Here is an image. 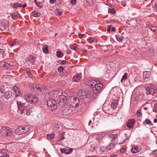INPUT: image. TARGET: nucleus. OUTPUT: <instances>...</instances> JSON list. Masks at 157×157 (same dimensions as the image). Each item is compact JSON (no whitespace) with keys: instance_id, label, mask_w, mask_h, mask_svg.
Returning <instances> with one entry per match:
<instances>
[{"instance_id":"nucleus-1","label":"nucleus","mask_w":157,"mask_h":157,"mask_svg":"<svg viewBox=\"0 0 157 157\" xmlns=\"http://www.w3.org/2000/svg\"><path fill=\"white\" fill-rule=\"evenodd\" d=\"M19 108L21 110V114L26 112V113L27 115L30 114L31 112H32V106L29 105L28 102L23 103L21 102H18Z\"/></svg>"},{"instance_id":"nucleus-2","label":"nucleus","mask_w":157,"mask_h":157,"mask_svg":"<svg viewBox=\"0 0 157 157\" xmlns=\"http://www.w3.org/2000/svg\"><path fill=\"white\" fill-rule=\"evenodd\" d=\"M89 85L92 89L93 92L94 94L99 93L102 90L103 87V85L101 83H97L94 80H91L90 81Z\"/></svg>"},{"instance_id":"nucleus-3","label":"nucleus","mask_w":157,"mask_h":157,"mask_svg":"<svg viewBox=\"0 0 157 157\" xmlns=\"http://www.w3.org/2000/svg\"><path fill=\"white\" fill-rule=\"evenodd\" d=\"M79 103V99L76 97L74 98L73 99L68 100V105L70 108H77L78 106Z\"/></svg>"},{"instance_id":"nucleus-4","label":"nucleus","mask_w":157,"mask_h":157,"mask_svg":"<svg viewBox=\"0 0 157 157\" xmlns=\"http://www.w3.org/2000/svg\"><path fill=\"white\" fill-rule=\"evenodd\" d=\"M10 26L8 20L3 19L0 20V29L2 31L8 30Z\"/></svg>"},{"instance_id":"nucleus-5","label":"nucleus","mask_w":157,"mask_h":157,"mask_svg":"<svg viewBox=\"0 0 157 157\" xmlns=\"http://www.w3.org/2000/svg\"><path fill=\"white\" fill-rule=\"evenodd\" d=\"M48 106L49 109L52 111H53L57 107L56 102V100L53 99H50L47 102Z\"/></svg>"},{"instance_id":"nucleus-6","label":"nucleus","mask_w":157,"mask_h":157,"mask_svg":"<svg viewBox=\"0 0 157 157\" xmlns=\"http://www.w3.org/2000/svg\"><path fill=\"white\" fill-rule=\"evenodd\" d=\"M0 133L2 137L9 136L11 135V130L8 127H2L0 130Z\"/></svg>"},{"instance_id":"nucleus-7","label":"nucleus","mask_w":157,"mask_h":157,"mask_svg":"<svg viewBox=\"0 0 157 157\" xmlns=\"http://www.w3.org/2000/svg\"><path fill=\"white\" fill-rule=\"evenodd\" d=\"M28 102L30 103H36L38 100L37 98L33 94H28L26 97Z\"/></svg>"},{"instance_id":"nucleus-8","label":"nucleus","mask_w":157,"mask_h":157,"mask_svg":"<svg viewBox=\"0 0 157 157\" xmlns=\"http://www.w3.org/2000/svg\"><path fill=\"white\" fill-rule=\"evenodd\" d=\"M18 102H21L20 101H17V105H15L13 104L12 103L10 105V111L11 113L16 112V111H19L21 112V110L19 108Z\"/></svg>"},{"instance_id":"nucleus-9","label":"nucleus","mask_w":157,"mask_h":157,"mask_svg":"<svg viewBox=\"0 0 157 157\" xmlns=\"http://www.w3.org/2000/svg\"><path fill=\"white\" fill-rule=\"evenodd\" d=\"M13 63L10 61H7L4 63L3 64V67H6L8 69H10L13 68Z\"/></svg>"},{"instance_id":"nucleus-10","label":"nucleus","mask_w":157,"mask_h":157,"mask_svg":"<svg viewBox=\"0 0 157 157\" xmlns=\"http://www.w3.org/2000/svg\"><path fill=\"white\" fill-rule=\"evenodd\" d=\"M146 93L147 95L153 94L155 92V91L152 87L151 86H146Z\"/></svg>"},{"instance_id":"nucleus-11","label":"nucleus","mask_w":157,"mask_h":157,"mask_svg":"<svg viewBox=\"0 0 157 157\" xmlns=\"http://www.w3.org/2000/svg\"><path fill=\"white\" fill-rule=\"evenodd\" d=\"M135 122V120L134 119H130L129 120L126 124V126L128 128H131L133 127Z\"/></svg>"},{"instance_id":"nucleus-12","label":"nucleus","mask_w":157,"mask_h":157,"mask_svg":"<svg viewBox=\"0 0 157 157\" xmlns=\"http://www.w3.org/2000/svg\"><path fill=\"white\" fill-rule=\"evenodd\" d=\"M73 149L72 148H66L61 149L60 151L62 153H65L66 154H69L72 152Z\"/></svg>"},{"instance_id":"nucleus-13","label":"nucleus","mask_w":157,"mask_h":157,"mask_svg":"<svg viewBox=\"0 0 157 157\" xmlns=\"http://www.w3.org/2000/svg\"><path fill=\"white\" fill-rule=\"evenodd\" d=\"M4 93L5 98L7 100H9L12 97V93L11 91L9 90Z\"/></svg>"},{"instance_id":"nucleus-14","label":"nucleus","mask_w":157,"mask_h":157,"mask_svg":"<svg viewBox=\"0 0 157 157\" xmlns=\"http://www.w3.org/2000/svg\"><path fill=\"white\" fill-rule=\"evenodd\" d=\"M82 74H77L74 76L73 77V79L76 82H78L80 79L82 78Z\"/></svg>"},{"instance_id":"nucleus-15","label":"nucleus","mask_w":157,"mask_h":157,"mask_svg":"<svg viewBox=\"0 0 157 157\" xmlns=\"http://www.w3.org/2000/svg\"><path fill=\"white\" fill-rule=\"evenodd\" d=\"M21 129L23 130L24 134L29 132L30 130V128L29 126L25 125L21 126Z\"/></svg>"},{"instance_id":"nucleus-16","label":"nucleus","mask_w":157,"mask_h":157,"mask_svg":"<svg viewBox=\"0 0 157 157\" xmlns=\"http://www.w3.org/2000/svg\"><path fill=\"white\" fill-rule=\"evenodd\" d=\"M15 133L17 135H20L24 134L23 130L21 129V126L18 127V128L16 129L15 131Z\"/></svg>"},{"instance_id":"nucleus-17","label":"nucleus","mask_w":157,"mask_h":157,"mask_svg":"<svg viewBox=\"0 0 157 157\" xmlns=\"http://www.w3.org/2000/svg\"><path fill=\"white\" fill-rule=\"evenodd\" d=\"M66 100V98L64 95H61L60 96L58 99V101L60 103H63L65 102Z\"/></svg>"},{"instance_id":"nucleus-18","label":"nucleus","mask_w":157,"mask_h":157,"mask_svg":"<svg viewBox=\"0 0 157 157\" xmlns=\"http://www.w3.org/2000/svg\"><path fill=\"white\" fill-rule=\"evenodd\" d=\"M118 102V100H114L111 104V107L113 109H115L117 106Z\"/></svg>"},{"instance_id":"nucleus-19","label":"nucleus","mask_w":157,"mask_h":157,"mask_svg":"<svg viewBox=\"0 0 157 157\" xmlns=\"http://www.w3.org/2000/svg\"><path fill=\"white\" fill-rule=\"evenodd\" d=\"M151 75V72L150 71H145L143 73V76L144 78H149Z\"/></svg>"},{"instance_id":"nucleus-20","label":"nucleus","mask_w":157,"mask_h":157,"mask_svg":"<svg viewBox=\"0 0 157 157\" xmlns=\"http://www.w3.org/2000/svg\"><path fill=\"white\" fill-rule=\"evenodd\" d=\"M115 143L114 141H112V142L106 147V149L108 150H110L114 148Z\"/></svg>"},{"instance_id":"nucleus-21","label":"nucleus","mask_w":157,"mask_h":157,"mask_svg":"<svg viewBox=\"0 0 157 157\" xmlns=\"http://www.w3.org/2000/svg\"><path fill=\"white\" fill-rule=\"evenodd\" d=\"M61 125L60 124H56L54 125V130L56 132H59L60 131Z\"/></svg>"},{"instance_id":"nucleus-22","label":"nucleus","mask_w":157,"mask_h":157,"mask_svg":"<svg viewBox=\"0 0 157 157\" xmlns=\"http://www.w3.org/2000/svg\"><path fill=\"white\" fill-rule=\"evenodd\" d=\"M140 151V150L137 146H135L131 149L132 152L133 153H136Z\"/></svg>"},{"instance_id":"nucleus-23","label":"nucleus","mask_w":157,"mask_h":157,"mask_svg":"<svg viewBox=\"0 0 157 157\" xmlns=\"http://www.w3.org/2000/svg\"><path fill=\"white\" fill-rule=\"evenodd\" d=\"M27 59L28 60L29 62H30L33 65L34 64L35 62V58L34 57L30 56H29Z\"/></svg>"},{"instance_id":"nucleus-24","label":"nucleus","mask_w":157,"mask_h":157,"mask_svg":"<svg viewBox=\"0 0 157 157\" xmlns=\"http://www.w3.org/2000/svg\"><path fill=\"white\" fill-rule=\"evenodd\" d=\"M4 52V50L2 49H0V62L2 61L4 59L3 53Z\"/></svg>"},{"instance_id":"nucleus-25","label":"nucleus","mask_w":157,"mask_h":157,"mask_svg":"<svg viewBox=\"0 0 157 157\" xmlns=\"http://www.w3.org/2000/svg\"><path fill=\"white\" fill-rule=\"evenodd\" d=\"M13 88L15 90L16 96H17L21 94V92L20 91V90L18 87L16 86H14Z\"/></svg>"},{"instance_id":"nucleus-26","label":"nucleus","mask_w":157,"mask_h":157,"mask_svg":"<svg viewBox=\"0 0 157 157\" xmlns=\"http://www.w3.org/2000/svg\"><path fill=\"white\" fill-rule=\"evenodd\" d=\"M108 136L112 139V141H113L117 138L118 135L117 134H110L108 135Z\"/></svg>"},{"instance_id":"nucleus-27","label":"nucleus","mask_w":157,"mask_h":157,"mask_svg":"<svg viewBox=\"0 0 157 157\" xmlns=\"http://www.w3.org/2000/svg\"><path fill=\"white\" fill-rule=\"evenodd\" d=\"M22 6V5L18 2L14 3L13 4V7L16 9H18L19 8Z\"/></svg>"},{"instance_id":"nucleus-28","label":"nucleus","mask_w":157,"mask_h":157,"mask_svg":"<svg viewBox=\"0 0 157 157\" xmlns=\"http://www.w3.org/2000/svg\"><path fill=\"white\" fill-rule=\"evenodd\" d=\"M146 124H148L151 125H152L153 124L151 121L148 119H146L145 121L143 123V125L144 126H145Z\"/></svg>"},{"instance_id":"nucleus-29","label":"nucleus","mask_w":157,"mask_h":157,"mask_svg":"<svg viewBox=\"0 0 157 157\" xmlns=\"http://www.w3.org/2000/svg\"><path fill=\"white\" fill-rule=\"evenodd\" d=\"M116 37L118 41L120 42H121L124 39V37L120 35H116Z\"/></svg>"},{"instance_id":"nucleus-30","label":"nucleus","mask_w":157,"mask_h":157,"mask_svg":"<svg viewBox=\"0 0 157 157\" xmlns=\"http://www.w3.org/2000/svg\"><path fill=\"white\" fill-rule=\"evenodd\" d=\"M42 50L44 52L47 54L48 53L49 51L47 46L45 45H43L42 47Z\"/></svg>"},{"instance_id":"nucleus-31","label":"nucleus","mask_w":157,"mask_h":157,"mask_svg":"<svg viewBox=\"0 0 157 157\" xmlns=\"http://www.w3.org/2000/svg\"><path fill=\"white\" fill-rule=\"evenodd\" d=\"M128 78V74L126 73H125L124 75L122 77L121 79V82H123L125 81Z\"/></svg>"},{"instance_id":"nucleus-32","label":"nucleus","mask_w":157,"mask_h":157,"mask_svg":"<svg viewBox=\"0 0 157 157\" xmlns=\"http://www.w3.org/2000/svg\"><path fill=\"white\" fill-rule=\"evenodd\" d=\"M55 135L54 133H52L50 134H47L46 136L47 139L51 140L53 139L55 137Z\"/></svg>"},{"instance_id":"nucleus-33","label":"nucleus","mask_w":157,"mask_h":157,"mask_svg":"<svg viewBox=\"0 0 157 157\" xmlns=\"http://www.w3.org/2000/svg\"><path fill=\"white\" fill-rule=\"evenodd\" d=\"M32 14L33 16L36 17H38L40 16V13H38L37 11L36 10H34L33 11L32 13Z\"/></svg>"},{"instance_id":"nucleus-34","label":"nucleus","mask_w":157,"mask_h":157,"mask_svg":"<svg viewBox=\"0 0 157 157\" xmlns=\"http://www.w3.org/2000/svg\"><path fill=\"white\" fill-rule=\"evenodd\" d=\"M56 55L58 57L60 58L63 56V54L60 51H57L56 52Z\"/></svg>"},{"instance_id":"nucleus-35","label":"nucleus","mask_w":157,"mask_h":157,"mask_svg":"<svg viewBox=\"0 0 157 157\" xmlns=\"http://www.w3.org/2000/svg\"><path fill=\"white\" fill-rule=\"evenodd\" d=\"M64 69L63 67L62 66H60L58 68V71L59 72V73H62L63 72V71H64Z\"/></svg>"},{"instance_id":"nucleus-36","label":"nucleus","mask_w":157,"mask_h":157,"mask_svg":"<svg viewBox=\"0 0 157 157\" xmlns=\"http://www.w3.org/2000/svg\"><path fill=\"white\" fill-rule=\"evenodd\" d=\"M154 155H157V149L153 151L150 154L151 156H153Z\"/></svg>"},{"instance_id":"nucleus-37","label":"nucleus","mask_w":157,"mask_h":157,"mask_svg":"<svg viewBox=\"0 0 157 157\" xmlns=\"http://www.w3.org/2000/svg\"><path fill=\"white\" fill-rule=\"evenodd\" d=\"M26 73H27V75H28L29 76V77L31 78H32V75L31 73L30 70H29V69L27 70H26Z\"/></svg>"},{"instance_id":"nucleus-38","label":"nucleus","mask_w":157,"mask_h":157,"mask_svg":"<svg viewBox=\"0 0 157 157\" xmlns=\"http://www.w3.org/2000/svg\"><path fill=\"white\" fill-rule=\"evenodd\" d=\"M70 47L71 49L75 51H76L78 49V48L76 47L75 46L71 44L70 45Z\"/></svg>"},{"instance_id":"nucleus-39","label":"nucleus","mask_w":157,"mask_h":157,"mask_svg":"<svg viewBox=\"0 0 157 157\" xmlns=\"http://www.w3.org/2000/svg\"><path fill=\"white\" fill-rule=\"evenodd\" d=\"M136 114L138 117H140L141 115V110L140 109L136 111Z\"/></svg>"},{"instance_id":"nucleus-40","label":"nucleus","mask_w":157,"mask_h":157,"mask_svg":"<svg viewBox=\"0 0 157 157\" xmlns=\"http://www.w3.org/2000/svg\"><path fill=\"white\" fill-rule=\"evenodd\" d=\"M56 13L57 15L60 16L62 14V12L61 11H60L59 10H56Z\"/></svg>"},{"instance_id":"nucleus-41","label":"nucleus","mask_w":157,"mask_h":157,"mask_svg":"<svg viewBox=\"0 0 157 157\" xmlns=\"http://www.w3.org/2000/svg\"><path fill=\"white\" fill-rule=\"evenodd\" d=\"M4 87L3 86H1L0 90L1 93H3L5 92L4 90Z\"/></svg>"},{"instance_id":"nucleus-42","label":"nucleus","mask_w":157,"mask_h":157,"mask_svg":"<svg viewBox=\"0 0 157 157\" xmlns=\"http://www.w3.org/2000/svg\"><path fill=\"white\" fill-rule=\"evenodd\" d=\"M11 17L14 20H16L17 19V17H18V15L16 16L14 14H12V15H11Z\"/></svg>"},{"instance_id":"nucleus-43","label":"nucleus","mask_w":157,"mask_h":157,"mask_svg":"<svg viewBox=\"0 0 157 157\" xmlns=\"http://www.w3.org/2000/svg\"><path fill=\"white\" fill-rule=\"evenodd\" d=\"M154 108L153 109L154 111L157 112V103L155 104L154 105Z\"/></svg>"},{"instance_id":"nucleus-44","label":"nucleus","mask_w":157,"mask_h":157,"mask_svg":"<svg viewBox=\"0 0 157 157\" xmlns=\"http://www.w3.org/2000/svg\"><path fill=\"white\" fill-rule=\"evenodd\" d=\"M88 40H89V42L90 43H93L94 42V40L93 37H92V38L90 37V38H89Z\"/></svg>"},{"instance_id":"nucleus-45","label":"nucleus","mask_w":157,"mask_h":157,"mask_svg":"<svg viewBox=\"0 0 157 157\" xmlns=\"http://www.w3.org/2000/svg\"><path fill=\"white\" fill-rule=\"evenodd\" d=\"M35 88L39 92L41 90V89L39 86H35Z\"/></svg>"},{"instance_id":"nucleus-46","label":"nucleus","mask_w":157,"mask_h":157,"mask_svg":"<svg viewBox=\"0 0 157 157\" xmlns=\"http://www.w3.org/2000/svg\"><path fill=\"white\" fill-rule=\"evenodd\" d=\"M112 27V26L111 25H109L108 26L107 29V31L108 32H109L110 31L111 29V28Z\"/></svg>"},{"instance_id":"nucleus-47","label":"nucleus","mask_w":157,"mask_h":157,"mask_svg":"<svg viewBox=\"0 0 157 157\" xmlns=\"http://www.w3.org/2000/svg\"><path fill=\"white\" fill-rule=\"evenodd\" d=\"M150 29L152 30V31H155L156 30V28L155 27V26H152V27H151L150 28Z\"/></svg>"},{"instance_id":"nucleus-48","label":"nucleus","mask_w":157,"mask_h":157,"mask_svg":"<svg viewBox=\"0 0 157 157\" xmlns=\"http://www.w3.org/2000/svg\"><path fill=\"white\" fill-rule=\"evenodd\" d=\"M76 0H71V3L73 5H75L76 3Z\"/></svg>"},{"instance_id":"nucleus-49","label":"nucleus","mask_w":157,"mask_h":157,"mask_svg":"<svg viewBox=\"0 0 157 157\" xmlns=\"http://www.w3.org/2000/svg\"><path fill=\"white\" fill-rule=\"evenodd\" d=\"M126 151V149L124 148L123 147L121 149L120 151L122 153H125Z\"/></svg>"},{"instance_id":"nucleus-50","label":"nucleus","mask_w":157,"mask_h":157,"mask_svg":"<svg viewBox=\"0 0 157 157\" xmlns=\"http://www.w3.org/2000/svg\"><path fill=\"white\" fill-rule=\"evenodd\" d=\"M0 157H10L9 155L7 154H4L0 156Z\"/></svg>"},{"instance_id":"nucleus-51","label":"nucleus","mask_w":157,"mask_h":157,"mask_svg":"<svg viewBox=\"0 0 157 157\" xmlns=\"http://www.w3.org/2000/svg\"><path fill=\"white\" fill-rule=\"evenodd\" d=\"M84 35V34H81V33H79L78 34V37L80 39H82Z\"/></svg>"},{"instance_id":"nucleus-52","label":"nucleus","mask_w":157,"mask_h":157,"mask_svg":"<svg viewBox=\"0 0 157 157\" xmlns=\"http://www.w3.org/2000/svg\"><path fill=\"white\" fill-rule=\"evenodd\" d=\"M16 44V43L15 42H12L10 43V45L12 47L15 45Z\"/></svg>"},{"instance_id":"nucleus-53","label":"nucleus","mask_w":157,"mask_h":157,"mask_svg":"<svg viewBox=\"0 0 157 157\" xmlns=\"http://www.w3.org/2000/svg\"><path fill=\"white\" fill-rule=\"evenodd\" d=\"M67 63V61H65V60H63L61 61V63L62 64H63V65H64L66 63Z\"/></svg>"},{"instance_id":"nucleus-54","label":"nucleus","mask_w":157,"mask_h":157,"mask_svg":"<svg viewBox=\"0 0 157 157\" xmlns=\"http://www.w3.org/2000/svg\"><path fill=\"white\" fill-rule=\"evenodd\" d=\"M34 0L35 2L36 3V5L38 7H40V8H41L42 7V6H40L38 4L36 0Z\"/></svg>"},{"instance_id":"nucleus-55","label":"nucleus","mask_w":157,"mask_h":157,"mask_svg":"<svg viewBox=\"0 0 157 157\" xmlns=\"http://www.w3.org/2000/svg\"><path fill=\"white\" fill-rule=\"evenodd\" d=\"M110 12L113 14H114L115 13V10L114 9H112L110 10Z\"/></svg>"},{"instance_id":"nucleus-56","label":"nucleus","mask_w":157,"mask_h":157,"mask_svg":"<svg viewBox=\"0 0 157 157\" xmlns=\"http://www.w3.org/2000/svg\"><path fill=\"white\" fill-rule=\"evenodd\" d=\"M1 152L3 153H7V151L5 149H3L2 150Z\"/></svg>"},{"instance_id":"nucleus-57","label":"nucleus","mask_w":157,"mask_h":157,"mask_svg":"<svg viewBox=\"0 0 157 157\" xmlns=\"http://www.w3.org/2000/svg\"><path fill=\"white\" fill-rule=\"evenodd\" d=\"M154 9L156 11H157V4H155L154 5Z\"/></svg>"},{"instance_id":"nucleus-58","label":"nucleus","mask_w":157,"mask_h":157,"mask_svg":"<svg viewBox=\"0 0 157 157\" xmlns=\"http://www.w3.org/2000/svg\"><path fill=\"white\" fill-rule=\"evenodd\" d=\"M50 2L52 4H53L55 2V0H49Z\"/></svg>"},{"instance_id":"nucleus-59","label":"nucleus","mask_w":157,"mask_h":157,"mask_svg":"<svg viewBox=\"0 0 157 157\" xmlns=\"http://www.w3.org/2000/svg\"><path fill=\"white\" fill-rule=\"evenodd\" d=\"M121 5L123 6H126V4L124 2H122L121 3Z\"/></svg>"},{"instance_id":"nucleus-60","label":"nucleus","mask_w":157,"mask_h":157,"mask_svg":"<svg viewBox=\"0 0 157 157\" xmlns=\"http://www.w3.org/2000/svg\"><path fill=\"white\" fill-rule=\"evenodd\" d=\"M68 50H67V53L68 54H70L71 53V51L70 50H69L68 51Z\"/></svg>"},{"instance_id":"nucleus-61","label":"nucleus","mask_w":157,"mask_h":157,"mask_svg":"<svg viewBox=\"0 0 157 157\" xmlns=\"http://www.w3.org/2000/svg\"><path fill=\"white\" fill-rule=\"evenodd\" d=\"M86 1L87 2V3H89V4H90V3H91L92 2V0H86Z\"/></svg>"},{"instance_id":"nucleus-62","label":"nucleus","mask_w":157,"mask_h":157,"mask_svg":"<svg viewBox=\"0 0 157 157\" xmlns=\"http://www.w3.org/2000/svg\"><path fill=\"white\" fill-rule=\"evenodd\" d=\"M112 29V31L113 32H114L116 30V29H115V27H113V28H112V29Z\"/></svg>"},{"instance_id":"nucleus-63","label":"nucleus","mask_w":157,"mask_h":157,"mask_svg":"<svg viewBox=\"0 0 157 157\" xmlns=\"http://www.w3.org/2000/svg\"><path fill=\"white\" fill-rule=\"evenodd\" d=\"M65 138V137L64 136H63L62 138H61V139H59V141H61L63 140Z\"/></svg>"},{"instance_id":"nucleus-64","label":"nucleus","mask_w":157,"mask_h":157,"mask_svg":"<svg viewBox=\"0 0 157 157\" xmlns=\"http://www.w3.org/2000/svg\"><path fill=\"white\" fill-rule=\"evenodd\" d=\"M154 122L155 123H156L157 122V119H155L154 120Z\"/></svg>"}]
</instances>
